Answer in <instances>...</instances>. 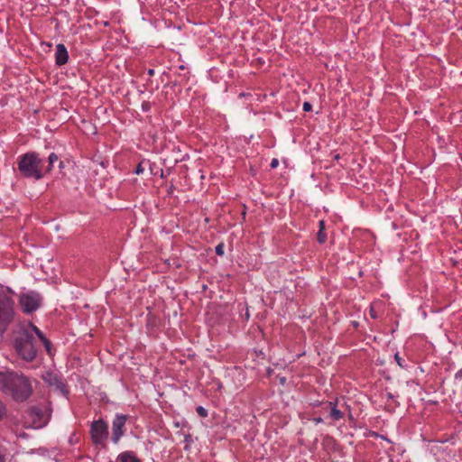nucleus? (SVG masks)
<instances>
[{
    "instance_id": "1",
    "label": "nucleus",
    "mask_w": 462,
    "mask_h": 462,
    "mask_svg": "<svg viewBox=\"0 0 462 462\" xmlns=\"http://www.w3.org/2000/svg\"><path fill=\"white\" fill-rule=\"evenodd\" d=\"M0 391L11 395L17 402H23L31 396L32 387L30 380L23 374L6 370L0 372Z\"/></svg>"
},
{
    "instance_id": "3",
    "label": "nucleus",
    "mask_w": 462,
    "mask_h": 462,
    "mask_svg": "<svg viewBox=\"0 0 462 462\" xmlns=\"http://www.w3.org/2000/svg\"><path fill=\"white\" fill-rule=\"evenodd\" d=\"M17 168L25 178L41 180L44 173L42 167V159L35 152H26L17 159Z\"/></svg>"
},
{
    "instance_id": "5",
    "label": "nucleus",
    "mask_w": 462,
    "mask_h": 462,
    "mask_svg": "<svg viewBox=\"0 0 462 462\" xmlns=\"http://www.w3.org/2000/svg\"><path fill=\"white\" fill-rule=\"evenodd\" d=\"M42 298L39 293L30 291L20 296L19 303L25 313L35 311L41 304Z\"/></svg>"
},
{
    "instance_id": "17",
    "label": "nucleus",
    "mask_w": 462,
    "mask_h": 462,
    "mask_svg": "<svg viewBox=\"0 0 462 462\" xmlns=\"http://www.w3.org/2000/svg\"><path fill=\"white\" fill-rule=\"evenodd\" d=\"M197 412L199 416L201 417H207L208 416V411L206 409H204L202 406H199L197 408Z\"/></svg>"
},
{
    "instance_id": "8",
    "label": "nucleus",
    "mask_w": 462,
    "mask_h": 462,
    "mask_svg": "<svg viewBox=\"0 0 462 462\" xmlns=\"http://www.w3.org/2000/svg\"><path fill=\"white\" fill-rule=\"evenodd\" d=\"M69 53L64 44L60 43L56 47L55 62L59 66H62L68 62Z\"/></svg>"
},
{
    "instance_id": "4",
    "label": "nucleus",
    "mask_w": 462,
    "mask_h": 462,
    "mask_svg": "<svg viewBox=\"0 0 462 462\" xmlns=\"http://www.w3.org/2000/svg\"><path fill=\"white\" fill-rule=\"evenodd\" d=\"M14 317V301L8 296L0 297V334L6 331Z\"/></svg>"
},
{
    "instance_id": "14",
    "label": "nucleus",
    "mask_w": 462,
    "mask_h": 462,
    "mask_svg": "<svg viewBox=\"0 0 462 462\" xmlns=\"http://www.w3.org/2000/svg\"><path fill=\"white\" fill-rule=\"evenodd\" d=\"M59 160V157L56 153L51 152L48 157V162L50 164H54Z\"/></svg>"
},
{
    "instance_id": "7",
    "label": "nucleus",
    "mask_w": 462,
    "mask_h": 462,
    "mask_svg": "<svg viewBox=\"0 0 462 462\" xmlns=\"http://www.w3.org/2000/svg\"><path fill=\"white\" fill-rule=\"evenodd\" d=\"M127 417L123 414H117L112 423V441L117 444L125 434V426Z\"/></svg>"
},
{
    "instance_id": "26",
    "label": "nucleus",
    "mask_w": 462,
    "mask_h": 462,
    "mask_svg": "<svg viewBox=\"0 0 462 462\" xmlns=\"http://www.w3.org/2000/svg\"><path fill=\"white\" fill-rule=\"evenodd\" d=\"M52 166L53 164L49 163L48 167L46 168V172H50L52 170Z\"/></svg>"
},
{
    "instance_id": "11",
    "label": "nucleus",
    "mask_w": 462,
    "mask_h": 462,
    "mask_svg": "<svg viewBox=\"0 0 462 462\" xmlns=\"http://www.w3.org/2000/svg\"><path fill=\"white\" fill-rule=\"evenodd\" d=\"M37 337L43 343L46 350L50 353L51 351V341L47 339L43 333L40 330V334H36Z\"/></svg>"
},
{
    "instance_id": "2",
    "label": "nucleus",
    "mask_w": 462,
    "mask_h": 462,
    "mask_svg": "<svg viewBox=\"0 0 462 462\" xmlns=\"http://www.w3.org/2000/svg\"><path fill=\"white\" fill-rule=\"evenodd\" d=\"M40 329L32 323L23 326L14 338V347L19 357L32 362L37 356L35 336Z\"/></svg>"
},
{
    "instance_id": "18",
    "label": "nucleus",
    "mask_w": 462,
    "mask_h": 462,
    "mask_svg": "<svg viewBox=\"0 0 462 462\" xmlns=\"http://www.w3.org/2000/svg\"><path fill=\"white\" fill-rule=\"evenodd\" d=\"M302 108H303V110H304L305 112H310V111H311V109H312V106H311V104H310V103H309V102H304V103H303V106H302Z\"/></svg>"
},
{
    "instance_id": "6",
    "label": "nucleus",
    "mask_w": 462,
    "mask_h": 462,
    "mask_svg": "<svg viewBox=\"0 0 462 462\" xmlns=\"http://www.w3.org/2000/svg\"><path fill=\"white\" fill-rule=\"evenodd\" d=\"M90 434L95 445H102L108 436V427L103 420H95L91 424Z\"/></svg>"
},
{
    "instance_id": "10",
    "label": "nucleus",
    "mask_w": 462,
    "mask_h": 462,
    "mask_svg": "<svg viewBox=\"0 0 462 462\" xmlns=\"http://www.w3.org/2000/svg\"><path fill=\"white\" fill-rule=\"evenodd\" d=\"M329 406H330L329 415L334 420H339L344 417V413L337 408L336 402H330Z\"/></svg>"
},
{
    "instance_id": "22",
    "label": "nucleus",
    "mask_w": 462,
    "mask_h": 462,
    "mask_svg": "<svg viewBox=\"0 0 462 462\" xmlns=\"http://www.w3.org/2000/svg\"><path fill=\"white\" fill-rule=\"evenodd\" d=\"M312 420L314 421L315 424H319L323 421L321 417L314 418Z\"/></svg>"
},
{
    "instance_id": "20",
    "label": "nucleus",
    "mask_w": 462,
    "mask_h": 462,
    "mask_svg": "<svg viewBox=\"0 0 462 462\" xmlns=\"http://www.w3.org/2000/svg\"><path fill=\"white\" fill-rule=\"evenodd\" d=\"M143 168L142 167V165H141V164H139V165L137 166L136 170H135V173H136V174H140V173H143Z\"/></svg>"
},
{
    "instance_id": "27",
    "label": "nucleus",
    "mask_w": 462,
    "mask_h": 462,
    "mask_svg": "<svg viewBox=\"0 0 462 462\" xmlns=\"http://www.w3.org/2000/svg\"><path fill=\"white\" fill-rule=\"evenodd\" d=\"M60 167H63V162H60Z\"/></svg>"
},
{
    "instance_id": "24",
    "label": "nucleus",
    "mask_w": 462,
    "mask_h": 462,
    "mask_svg": "<svg viewBox=\"0 0 462 462\" xmlns=\"http://www.w3.org/2000/svg\"><path fill=\"white\" fill-rule=\"evenodd\" d=\"M155 71L153 69H149L147 70V74L150 76V77H152L154 75Z\"/></svg>"
},
{
    "instance_id": "25",
    "label": "nucleus",
    "mask_w": 462,
    "mask_h": 462,
    "mask_svg": "<svg viewBox=\"0 0 462 462\" xmlns=\"http://www.w3.org/2000/svg\"><path fill=\"white\" fill-rule=\"evenodd\" d=\"M0 462H6L5 454L0 452Z\"/></svg>"
},
{
    "instance_id": "21",
    "label": "nucleus",
    "mask_w": 462,
    "mask_h": 462,
    "mask_svg": "<svg viewBox=\"0 0 462 462\" xmlns=\"http://www.w3.org/2000/svg\"><path fill=\"white\" fill-rule=\"evenodd\" d=\"M142 107H143V111H147L150 107V105L148 102H143V105H142Z\"/></svg>"
},
{
    "instance_id": "15",
    "label": "nucleus",
    "mask_w": 462,
    "mask_h": 462,
    "mask_svg": "<svg viewBox=\"0 0 462 462\" xmlns=\"http://www.w3.org/2000/svg\"><path fill=\"white\" fill-rule=\"evenodd\" d=\"M394 358L400 367H402V368L405 367V365H404L405 361L402 357H401L398 354H395Z\"/></svg>"
},
{
    "instance_id": "16",
    "label": "nucleus",
    "mask_w": 462,
    "mask_h": 462,
    "mask_svg": "<svg viewBox=\"0 0 462 462\" xmlns=\"http://www.w3.org/2000/svg\"><path fill=\"white\" fill-rule=\"evenodd\" d=\"M6 415V408L5 404L0 401V420Z\"/></svg>"
},
{
    "instance_id": "12",
    "label": "nucleus",
    "mask_w": 462,
    "mask_h": 462,
    "mask_svg": "<svg viewBox=\"0 0 462 462\" xmlns=\"http://www.w3.org/2000/svg\"><path fill=\"white\" fill-rule=\"evenodd\" d=\"M317 240L319 244H324L327 240V234L325 230H319L317 234Z\"/></svg>"
},
{
    "instance_id": "19",
    "label": "nucleus",
    "mask_w": 462,
    "mask_h": 462,
    "mask_svg": "<svg viewBox=\"0 0 462 462\" xmlns=\"http://www.w3.org/2000/svg\"><path fill=\"white\" fill-rule=\"evenodd\" d=\"M278 165H279V161H278V159H275V158H274V159H273V160H272V162H271V163H270L271 168L274 169V168H276Z\"/></svg>"
},
{
    "instance_id": "13",
    "label": "nucleus",
    "mask_w": 462,
    "mask_h": 462,
    "mask_svg": "<svg viewBox=\"0 0 462 462\" xmlns=\"http://www.w3.org/2000/svg\"><path fill=\"white\" fill-rule=\"evenodd\" d=\"M224 248H225V245L223 243L218 244L216 246V254L220 256L224 255Z\"/></svg>"
},
{
    "instance_id": "9",
    "label": "nucleus",
    "mask_w": 462,
    "mask_h": 462,
    "mask_svg": "<svg viewBox=\"0 0 462 462\" xmlns=\"http://www.w3.org/2000/svg\"><path fill=\"white\" fill-rule=\"evenodd\" d=\"M120 462H142L133 451H124L118 456Z\"/></svg>"
},
{
    "instance_id": "23",
    "label": "nucleus",
    "mask_w": 462,
    "mask_h": 462,
    "mask_svg": "<svg viewBox=\"0 0 462 462\" xmlns=\"http://www.w3.org/2000/svg\"><path fill=\"white\" fill-rule=\"evenodd\" d=\"M319 230H325V223L323 220L319 222Z\"/></svg>"
},
{
    "instance_id": "28",
    "label": "nucleus",
    "mask_w": 462,
    "mask_h": 462,
    "mask_svg": "<svg viewBox=\"0 0 462 462\" xmlns=\"http://www.w3.org/2000/svg\"><path fill=\"white\" fill-rule=\"evenodd\" d=\"M459 374H461V376H462V371H460V372H459Z\"/></svg>"
}]
</instances>
